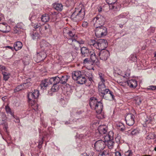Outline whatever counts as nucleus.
Wrapping results in <instances>:
<instances>
[{
    "label": "nucleus",
    "instance_id": "nucleus-1",
    "mask_svg": "<svg viewBox=\"0 0 156 156\" xmlns=\"http://www.w3.org/2000/svg\"><path fill=\"white\" fill-rule=\"evenodd\" d=\"M85 10L84 6L80 5L78 7L75 8V11L71 16V19L76 22L82 20L85 15Z\"/></svg>",
    "mask_w": 156,
    "mask_h": 156
},
{
    "label": "nucleus",
    "instance_id": "nucleus-2",
    "mask_svg": "<svg viewBox=\"0 0 156 156\" xmlns=\"http://www.w3.org/2000/svg\"><path fill=\"white\" fill-rule=\"evenodd\" d=\"M90 105L91 108L95 110L97 114H100L101 113L103 108L101 100L98 101L96 98L92 97L90 100Z\"/></svg>",
    "mask_w": 156,
    "mask_h": 156
},
{
    "label": "nucleus",
    "instance_id": "nucleus-3",
    "mask_svg": "<svg viewBox=\"0 0 156 156\" xmlns=\"http://www.w3.org/2000/svg\"><path fill=\"white\" fill-rule=\"evenodd\" d=\"M81 54L82 57L90 56V58L92 62H94L97 58L95 51L94 50L90 51L86 47H82L81 48Z\"/></svg>",
    "mask_w": 156,
    "mask_h": 156
},
{
    "label": "nucleus",
    "instance_id": "nucleus-4",
    "mask_svg": "<svg viewBox=\"0 0 156 156\" xmlns=\"http://www.w3.org/2000/svg\"><path fill=\"white\" fill-rule=\"evenodd\" d=\"M105 21V18L100 15H97L92 21L94 27L96 28L103 26Z\"/></svg>",
    "mask_w": 156,
    "mask_h": 156
},
{
    "label": "nucleus",
    "instance_id": "nucleus-5",
    "mask_svg": "<svg viewBox=\"0 0 156 156\" xmlns=\"http://www.w3.org/2000/svg\"><path fill=\"white\" fill-rule=\"evenodd\" d=\"M95 30V34L98 37H104L106 36L107 33V28L103 25L96 28Z\"/></svg>",
    "mask_w": 156,
    "mask_h": 156
},
{
    "label": "nucleus",
    "instance_id": "nucleus-6",
    "mask_svg": "<svg viewBox=\"0 0 156 156\" xmlns=\"http://www.w3.org/2000/svg\"><path fill=\"white\" fill-rule=\"evenodd\" d=\"M95 51L96 54L99 56L101 59L105 61L107 59L109 56V52L106 50H102L101 51Z\"/></svg>",
    "mask_w": 156,
    "mask_h": 156
},
{
    "label": "nucleus",
    "instance_id": "nucleus-7",
    "mask_svg": "<svg viewBox=\"0 0 156 156\" xmlns=\"http://www.w3.org/2000/svg\"><path fill=\"white\" fill-rule=\"evenodd\" d=\"M106 144L105 141L100 140L97 141L94 143V148L97 151L103 150L105 147Z\"/></svg>",
    "mask_w": 156,
    "mask_h": 156
},
{
    "label": "nucleus",
    "instance_id": "nucleus-8",
    "mask_svg": "<svg viewBox=\"0 0 156 156\" xmlns=\"http://www.w3.org/2000/svg\"><path fill=\"white\" fill-rule=\"evenodd\" d=\"M96 48L100 50H105V48H107L108 45V43L106 40L104 39H100L97 41Z\"/></svg>",
    "mask_w": 156,
    "mask_h": 156
},
{
    "label": "nucleus",
    "instance_id": "nucleus-9",
    "mask_svg": "<svg viewBox=\"0 0 156 156\" xmlns=\"http://www.w3.org/2000/svg\"><path fill=\"white\" fill-rule=\"evenodd\" d=\"M99 95L105 99H108V97L114 99V95L113 92L108 89H106L103 91L99 92Z\"/></svg>",
    "mask_w": 156,
    "mask_h": 156
},
{
    "label": "nucleus",
    "instance_id": "nucleus-10",
    "mask_svg": "<svg viewBox=\"0 0 156 156\" xmlns=\"http://www.w3.org/2000/svg\"><path fill=\"white\" fill-rule=\"evenodd\" d=\"M135 116L132 113L127 114L125 117L126 124L129 126H132L134 123Z\"/></svg>",
    "mask_w": 156,
    "mask_h": 156
},
{
    "label": "nucleus",
    "instance_id": "nucleus-11",
    "mask_svg": "<svg viewBox=\"0 0 156 156\" xmlns=\"http://www.w3.org/2000/svg\"><path fill=\"white\" fill-rule=\"evenodd\" d=\"M30 79H27V82L23 83V84H21L18 86L15 89V92H18L21 90L25 88H28L29 86L31 85L32 83L29 82Z\"/></svg>",
    "mask_w": 156,
    "mask_h": 156
},
{
    "label": "nucleus",
    "instance_id": "nucleus-12",
    "mask_svg": "<svg viewBox=\"0 0 156 156\" xmlns=\"http://www.w3.org/2000/svg\"><path fill=\"white\" fill-rule=\"evenodd\" d=\"M39 91L37 90H34L32 92L29 93L27 94L28 100L31 102L34 101L35 99L37 98L38 96Z\"/></svg>",
    "mask_w": 156,
    "mask_h": 156
},
{
    "label": "nucleus",
    "instance_id": "nucleus-13",
    "mask_svg": "<svg viewBox=\"0 0 156 156\" xmlns=\"http://www.w3.org/2000/svg\"><path fill=\"white\" fill-rule=\"evenodd\" d=\"M41 51H48L50 50V45L44 40H42L40 42Z\"/></svg>",
    "mask_w": 156,
    "mask_h": 156
},
{
    "label": "nucleus",
    "instance_id": "nucleus-14",
    "mask_svg": "<svg viewBox=\"0 0 156 156\" xmlns=\"http://www.w3.org/2000/svg\"><path fill=\"white\" fill-rule=\"evenodd\" d=\"M67 42L69 44L71 45L72 47L75 50L77 51L79 50L80 46L79 41H77L76 39L69 40L67 41Z\"/></svg>",
    "mask_w": 156,
    "mask_h": 156
},
{
    "label": "nucleus",
    "instance_id": "nucleus-15",
    "mask_svg": "<svg viewBox=\"0 0 156 156\" xmlns=\"http://www.w3.org/2000/svg\"><path fill=\"white\" fill-rule=\"evenodd\" d=\"M7 117L5 113L2 112H0V122L4 125V128L6 129L8 128V123L5 121Z\"/></svg>",
    "mask_w": 156,
    "mask_h": 156
},
{
    "label": "nucleus",
    "instance_id": "nucleus-16",
    "mask_svg": "<svg viewBox=\"0 0 156 156\" xmlns=\"http://www.w3.org/2000/svg\"><path fill=\"white\" fill-rule=\"evenodd\" d=\"M84 76L88 80V85L90 86L93 81V76L92 73L90 70L85 72Z\"/></svg>",
    "mask_w": 156,
    "mask_h": 156
},
{
    "label": "nucleus",
    "instance_id": "nucleus-17",
    "mask_svg": "<svg viewBox=\"0 0 156 156\" xmlns=\"http://www.w3.org/2000/svg\"><path fill=\"white\" fill-rule=\"evenodd\" d=\"M51 27L50 25L48 24H45L41 25L40 28L39 29V31L41 33L43 32H49L51 31Z\"/></svg>",
    "mask_w": 156,
    "mask_h": 156
},
{
    "label": "nucleus",
    "instance_id": "nucleus-18",
    "mask_svg": "<svg viewBox=\"0 0 156 156\" xmlns=\"http://www.w3.org/2000/svg\"><path fill=\"white\" fill-rule=\"evenodd\" d=\"M48 54V51H41L37 54V57L40 61L43 60L46 57L47 54Z\"/></svg>",
    "mask_w": 156,
    "mask_h": 156
},
{
    "label": "nucleus",
    "instance_id": "nucleus-19",
    "mask_svg": "<svg viewBox=\"0 0 156 156\" xmlns=\"http://www.w3.org/2000/svg\"><path fill=\"white\" fill-rule=\"evenodd\" d=\"M98 130L99 133L101 134H105L107 132L108 127L105 125H101L99 126Z\"/></svg>",
    "mask_w": 156,
    "mask_h": 156
},
{
    "label": "nucleus",
    "instance_id": "nucleus-20",
    "mask_svg": "<svg viewBox=\"0 0 156 156\" xmlns=\"http://www.w3.org/2000/svg\"><path fill=\"white\" fill-rule=\"evenodd\" d=\"M128 85L131 88H135L137 85V81L135 80L131 79L127 81Z\"/></svg>",
    "mask_w": 156,
    "mask_h": 156
},
{
    "label": "nucleus",
    "instance_id": "nucleus-21",
    "mask_svg": "<svg viewBox=\"0 0 156 156\" xmlns=\"http://www.w3.org/2000/svg\"><path fill=\"white\" fill-rule=\"evenodd\" d=\"M82 75L81 72L80 71H74L72 73V78L73 80L76 81L80 76H81Z\"/></svg>",
    "mask_w": 156,
    "mask_h": 156
},
{
    "label": "nucleus",
    "instance_id": "nucleus-22",
    "mask_svg": "<svg viewBox=\"0 0 156 156\" xmlns=\"http://www.w3.org/2000/svg\"><path fill=\"white\" fill-rule=\"evenodd\" d=\"M87 80V79H86L85 77L82 74L81 76H80V78L77 80L76 83L78 84H83L86 83H88Z\"/></svg>",
    "mask_w": 156,
    "mask_h": 156
},
{
    "label": "nucleus",
    "instance_id": "nucleus-23",
    "mask_svg": "<svg viewBox=\"0 0 156 156\" xmlns=\"http://www.w3.org/2000/svg\"><path fill=\"white\" fill-rule=\"evenodd\" d=\"M10 27L7 25L0 24V31L4 33H7L9 32V30Z\"/></svg>",
    "mask_w": 156,
    "mask_h": 156
},
{
    "label": "nucleus",
    "instance_id": "nucleus-24",
    "mask_svg": "<svg viewBox=\"0 0 156 156\" xmlns=\"http://www.w3.org/2000/svg\"><path fill=\"white\" fill-rule=\"evenodd\" d=\"M31 37L32 39L38 41L41 37V36L37 32H33L30 34Z\"/></svg>",
    "mask_w": 156,
    "mask_h": 156
},
{
    "label": "nucleus",
    "instance_id": "nucleus-25",
    "mask_svg": "<svg viewBox=\"0 0 156 156\" xmlns=\"http://www.w3.org/2000/svg\"><path fill=\"white\" fill-rule=\"evenodd\" d=\"M49 85V83L47 81V79H45L41 81L40 86L38 88H40L41 89L44 90L46 89V87Z\"/></svg>",
    "mask_w": 156,
    "mask_h": 156
},
{
    "label": "nucleus",
    "instance_id": "nucleus-26",
    "mask_svg": "<svg viewBox=\"0 0 156 156\" xmlns=\"http://www.w3.org/2000/svg\"><path fill=\"white\" fill-rule=\"evenodd\" d=\"M54 8L58 12L61 11L63 9V6L61 3H55L53 4Z\"/></svg>",
    "mask_w": 156,
    "mask_h": 156
},
{
    "label": "nucleus",
    "instance_id": "nucleus-27",
    "mask_svg": "<svg viewBox=\"0 0 156 156\" xmlns=\"http://www.w3.org/2000/svg\"><path fill=\"white\" fill-rule=\"evenodd\" d=\"M69 76L67 75H64L61 76L60 77V83L63 84H65L68 79L69 78Z\"/></svg>",
    "mask_w": 156,
    "mask_h": 156
},
{
    "label": "nucleus",
    "instance_id": "nucleus-28",
    "mask_svg": "<svg viewBox=\"0 0 156 156\" xmlns=\"http://www.w3.org/2000/svg\"><path fill=\"white\" fill-rule=\"evenodd\" d=\"M113 135L114 133L112 131L109 132L108 134L105 136L104 140L106 142V140H113Z\"/></svg>",
    "mask_w": 156,
    "mask_h": 156
},
{
    "label": "nucleus",
    "instance_id": "nucleus-29",
    "mask_svg": "<svg viewBox=\"0 0 156 156\" xmlns=\"http://www.w3.org/2000/svg\"><path fill=\"white\" fill-rule=\"evenodd\" d=\"M23 46L22 43L20 41H17L14 43V50L17 51L20 49Z\"/></svg>",
    "mask_w": 156,
    "mask_h": 156
},
{
    "label": "nucleus",
    "instance_id": "nucleus-30",
    "mask_svg": "<svg viewBox=\"0 0 156 156\" xmlns=\"http://www.w3.org/2000/svg\"><path fill=\"white\" fill-rule=\"evenodd\" d=\"M46 135V133L45 132H44L42 134L41 133L39 132V136H41V140L39 141V142L38 144V148H41V145L43 144V142L44 138H45Z\"/></svg>",
    "mask_w": 156,
    "mask_h": 156
},
{
    "label": "nucleus",
    "instance_id": "nucleus-31",
    "mask_svg": "<svg viewBox=\"0 0 156 156\" xmlns=\"http://www.w3.org/2000/svg\"><path fill=\"white\" fill-rule=\"evenodd\" d=\"M67 33L69 36L70 37V38H68L67 41L69 40H72L73 39H76V40H77V35L75 34L74 32H73L69 30Z\"/></svg>",
    "mask_w": 156,
    "mask_h": 156
},
{
    "label": "nucleus",
    "instance_id": "nucleus-32",
    "mask_svg": "<svg viewBox=\"0 0 156 156\" xmlns=\"http://www.w3.org/2000/svg\"><path fill=\"white\" fill-rule=\"evenodd\" d=\"M117 128L121 131L123 132L126 129V127L122 123L118 122L116 124Z\"/></svg>",
    "mask_w": 156,
    "mask_h": 156
},
{
    "label": "nucleus",
    "instance_id": "nucleus-33",
    "mask_svg": "<svg viewBox=\"0 0 156 156\" xmlns=\"http://www.w3.org/2000/svg\"><path fill=\"white\" fill-rule=\"evenodd\" d=\"M2 74L3 76V79L5 81L7 80L10 78V73L6 71H2Z\"/></svg>",
    "mask_w": 156,
    "mask_h": 156
},
{
    "label": "nucleus",
    "instance_id": "nucleus-34",
    "mask_svg": "<svg viewBox=\"0 0 156 156\" xmlns=\"http://www.w3.org/2000/svg\"><path fill=\"white\" fill-rule=\"evenodd\" d=\"M50 17L48 14H44L41 17V20L42 22H47L50 20Z\"/></svg>",
    "mask_w": 156,
    "mask_h": 156
},
{
    "label": "nucleus",
    "instance_id": "nucleus-35",
    "mask_svg": "<svg viewBox=\"0 0 156 156\" xmlns=\"http://www.w3.org/2000/svg\"><path fill=\"white\" fill-rule=\"evenodd\" d=\"M99 92L103 91L106 89V87L104 83H99L98 84Z\"/></svg>",
    "mask_w": 156,
    "mask_h": 156
},
{
    "label": "nucleus",
    "instance_id": "nucleus-36",
    "mask_svg": "<svg viewBox=\"0 0 156 156\" xmlns=\"http://www.w3.org/2000/svg\"><path fill=\"white\" fill-rule=\"evenodd\" d=\"M106 144L109 149L112 148L115 144V142L112 140H106Z\"/></svg>",
    "mask_w": 156,
    "mask_h": 156
},
{
    "label": "nucleus",
    "instance_id": "nucleus-37",
    "mask_svg": "<svg viewBox=\"0 0 156 156\" xmlns=\"http://www.w3.org/2000/svg\"><path fill=\"white\" fill-rule=\"evenodd\" d=\"M88 45L90 46L91 47H92V46H93L96 48L97 41H96L95 40H90L88 41Z\"/></svg>",
    "mask_w": 156,
    "mask_h": 156
},
{
    "label": "nucleus",
    "instance_id": "nucleus-38",
    "mask_svg": "<svg viewBox=\"0 0 156 156\" xmlns=\"http://www.w3.org/2000/svg\"><path fill=\"white\" fill-rule=\"evenodd\" d=\"M32 108L35 111H36L38 110V105L35 101L31 102L30 103Z\"/></svg>",
    "mask_w": 156,
    "mask_h": 156
},
{
    "label": "nucleus",
    "instance_id": "nucleus-39",
    "mask_svg": "<svg viewBox=\"0 0 156 156\" xmlns=\"http://www.w3.org/2000/svg\"><path fill=\"white\" fill-rule=\"evenodd\" d=\"M147 139H156V135L153 133H150L147 136Z\"/></svg>",
    "mask_w": 156,
    "mask_h": 156
},
{
    "label": "nucleus",
    "instance_id": "nucleus-40",
    "mask_svg": "<svg viewBox=\"0 0 156 156\" xmlns=\"http://www.w3.org/2000/svg\"><path fill=\"white\" fill-rule=\"evenodd\" d=\"M19 25L17 24L16 26L14 28V31L15 33L19 34L20 32L21 27H19Z\"/></svg>",
    "mask_w": 156,
    "mask_h": 156
},
{
    "label": "nucleus",
    "instance_id": "nucleus-41",
    "mask_svg": "<svg viewBox=\"0 0 156 156\" xmlns=\"http://www.w3.org/2000/svg\"><path fill=\"white\" fill-rule=\"evenodd\" d=\"M98 156H112L111 154L109 153L108 151H104L101 154H99Z\"/></svg>",
    "mask_w": 156,
    "mask_h": 156
},
{
    "label": "nucleus",
    "instance_id": "nucleus-42",
    "mask_svg": "<svg viewBox=\"0 0 156 156\" xmlns=\"http://www.w3.org/2000/svg\"><path fill=\"white\" fill-rule=\"evenodd\" d=\"M129 132H130L131 133L132 135H135L139 133V131L137 128L135 129H131L129 131Z\"/></svg>",
    "mask_w": 156,
    "mask_h": 156
},
{
    "label": "nucleus",
    "instance_id": "nucleus-43",
    "mask_svg": "<svg viewBox=\"0 0 156 156\" xmlns=\"http://www.w3.org/2000/svg\"><path fill=\"white\" fill-rule=\"evenodd\" d=\"M23 62L24 66L28 65L29 63V58L27 57L24 58L23 60Z\"/></svg>",
    "mask_w": 156,
    "mask_h": 156
},
{
    "label": "nucleus",
    "instance_id": "nucleus-44",
    "mask_svg": "<svg viewBox=\"0 0 156 156\" xmlns=\"http://www.w3.org/2000/svg\"><path fill=\"white\" fill-rule=\"evenodd\" d=\"M99 77L100 78V79L101 80V82H100L99 83H104L105 82V75L104 74L102 73H99Z\"/></svg>",
    "mask_w": 156,
    "mask_h": 156
},
{
    "label": "nucleus",
    "instance_id": "nucleus-45",
    "mask_svg": "<svg viewBox=\"0 0 156 156\" xmlns=\"http://www.w3.org/2000/svg\"><path fill=\"white\" fill-rule=\"evenodd\" d=\"M153 119L154 118L151 116H147V118L145 119V123L146 124L150 123L153 120Z\"/></svg>",
    "mask_w": 156,
    "mask_h": 156
},
{
    "label": "nucleus",
    "instance_id": "nucleus-46",
    "mask_svg": "<svg viewBox=\"0 0 156 156\" xmlns=\"http://www.w3.org/2000/svg\"><path fill=\"white\" fill-rule=\"evenodd\" d=\"M58 90V87L56 84H54L51 88V91L55 92L57 91Z\"/></svg>",
    "mask_w": 156,
    "mask_h": 156
},
{
    "label": "nucleus",
    "instance_id": "nucleus-47",
    "mask_svg": "<svg viewBox=\"0 0 156 156\" xmlns=\"http://www.w3.org/2000/svg\"><path fill=\"white\" fill-rule=\"evenodd\" d=\"M54 84L57 85V84L60 83V79L59 77L55 76L54 77Z\"/></svg>",
    "mask_w": 156,
    "mask_h": 156
},
{
    "label": "nucleus",
    "instance_id": "nucleus-48",
    "mask_svg": "<svg viewBox=\"0 0 156 156\" xmlns=\"http://www.w3.org/2000/svg\"><path fill=\"white\" fill-rule=\"evenodd\" d=\"M5 110L6 112L7 113L9 114L12 116L14 114L13 113L11 109L8 106H6L5 107Z\"/></svg>",
    "mask_w": 156,
    "mask_h": 156
},
{
    "label": "nucleus",
    "instance_id": "nucleus-49",
    "mask_svg": "<svg viewBox=\"0 0 156 156\" xmlns=\"http://www.w3.org/2000/svg\"><path fill=\"white\" fill-rule=\"evenodd\" d=\"M41 24L39 23H33V26L34 28L35 29L39 28H40L41 27Z\"/></svg>",
    "mask_w": 156,
    "mask_h": 156
},
{
    "label": "nucleus",
    "instance_id": "nucleus-50",
    "mask_svg": "<svg viewBox=\"0 0 156 156\" xmlns=\"http://www.w3.org/2000/svg\"><path fill=\"white\" fill-rule=\"evenodd\" d=\"M124 155L125 156H132L133 153L131 150H129L125 152Z\"/></svg>",
    "mask_w": 156,
    "mask_h": 156
},
{
    "label": "nucleus",
    "instance_id": "nucleus-51",
    "mask_svg": "<svg viewBox=\"0 0 156 156\" xmlns=\"http://www.w3.org/2000/svg\"><path fill=\"white\" fill-rule=\"evenodd\" d=\"M47 81L49 83V84H54V77H51L50 78H48L47 79Z\"/></svg>",
    "mask_w": 156,
    "mask_h": 156
},
{
    "label": "nucleus",
    "instance_id": "nucleus-52",
    "mask_svg": "<svg viewBox=\"0 0 156 156\" xmlns=\"http://www.w3.org/2000/svg\"><path fill=\"white\" fill-rule=\"evenodd\" d=\"M94 154V152L90 151L89 153H84L83 154V156H93Z\"/></svg>",
    "mask_w": 156,
    "mask_h": 156
},
{
    "label": "nucleus",
    "instance_id": "nucleus-53",
    "mask_svg": "<svg viewBox=\"0 0 156 156\" xmlns=\"http://www.w3.org/2000/svg\"><path fill=\"white\" fill-rule=\"evenodd\" d=\"M130 59L133 62L137 61V58L134 55H131L130 57Z\"/></svg>",
    "mask_w": 156,
    "mask_h": 156
},
{
    "label": "nucleus",
    "instance_id": "nucleus-54",
    "mask_svg": "<svg viewBox=\"0 0 156 156\" xmlns=\"http://www.w3.org/2000/svg\"><path fill=\"white\" fill-rule=\"evenodd\" d=\"M12 117L15 119L14 121L16 123H19L20 121V119L18 117L15 115L14 114L12 115Z\"/></svg>",
    "mask_w": 156,
    "mask_h": 156
},
{
    "label": "nucleus",
    "instance_id": "nucleus-55",
    "mask_svg": "<svg viewBox=\"0 0 156 156\" xmlns=\"http://www.w3.org/2000/svg\"><path fill=\"white\" fill-rule=\"evenodd\" d=\"M148 89L152 90H154L156 89V86L153 85L149 86L148 87Z\"/></svg>",
    "mask_w": 156,
    "mask_h": 156
},
{
    "label": "nucleus",
    "instance_id": "nucleus-56",
    "mask_svg": "<svg viewBox=\"0 0 156 156\" xmlns=\"http://www.w3.org/2000/svg\"><path fill=\"white\" fill-rule=\"evenodd\" d=\"M130 75V70L129 69H128L126 70L125 76H123L124 77L126 76H129Z\"/></svg>",
    "mask_w": 156,
    "mask_h": 156
},
{
    "label": "nucleus",
    "instance_id": "nucleus-57",
    "mask_svg": "<svg viewBox=\"0 0 156 156\" xmlns=\"http://www.w3.org/2000/svg\"><path fill=\"white\" fill-rule=\"evenodd\" d=\"M125 17V16L123 14H120L119 16H116V18L117 20H119L120 18H123Z\"/></svg>",
    "mask_w": 156,
    "mask_h": 156
},
{
    "label": "nucleus",
    "instance_id": "nucleus-58",
    "mask_svg": "<svg viewBox=\"0 0 156 156\" xmlns=\"http://www.w3.org/2000/svg\"><path fill=\"white\" fill-rule=\"evenodd\" d=\"M0 69L2 71H2H6V68L5 67L3 66L2 65H0Z\"/></svg>",
    "mask_w": 156,
    "mask_h": 156
},
{
    "label": "nucleus",
    "instance_id": "nucleus-59",
    "mask_svg": "<svg viewBox=\"0 0 156 156\" xmlns=\"http://www.w3.org/2000/svg\"><path fill=\"white\" fill-rule=\"evenodd\" d=\"M88 23L87 22H83L82 23V26L85 28L87 27L88 26Z\"/></svg>",
    "mask_w": 156,
    "mask_h": 156
},
{
    "label": "nucleus",
    "instance_id": "nucleus-60",
    "mask_svg": "<svg viewBox=\"0 0 156 156\" xmlns=\"http://www.w3.org/2000/svg\"><path fill=\"white\" fill-rule=\"evenodd\" d=\"M141 103V101L140 98H137L136 100V103L138 105H140Z\"/></svg>",
    "mask_w": 156,
    "mask_h": 156
},
{
    "label": "nucleus",
    "instance_id": "nucleus-61",
    "mask_svg": "<svg viewBox=\"0 0 156 156\" xmlns=\"http://www.w3.org/2000/svg\"><path fill=\"white\" fill-rule=\"evenodd\" d=\"M5 47L6 48H8L9 49H10L12 51H13V50L14 49V47H11L10 46H6Z\"/></svg>",
    "mask_w": 156,
    "mask_h": 156
},
{
    "label": "nucleus",
    "instance_id": "nucleus-62",
    "mask_svg": "<svg viewBox=\"0 0 156 156\" xmlns=\"http://www.w3.org/2000/svg\"><path fill=\"white\" fill-rule=\"evenodd\" d=\"M89 59L88 58H86L83 60V63L84 64L89 63Z\"/></svg>",
    "mask_w": 156,
    "mask_h": 156
},
{
    "label": "nucleus",
    "instance_id": "nucleus-63",
    "mask_svg": "<svg viewBox=\"0 0 156 156\" xmlns=\"http://www.w3.org/2000/svg\"><path fill=\"white\" fill-rule=\"evenodd\" d=\"M115 156H122L121 153L119 151H116L115 153Z\"/></svg>",
    "mask_w": 156,
    "mask_h": 156
},
{
    "label": "nucleus",
    "instance_id": "nucleus-64",
    "mask_svg": "<svg viewBox=\"0 0 156 156\" xmlns=\"http://www.w3.org/2000/svg\"><path fill=\"white\" fill-rule=\"evenodd\" d=\"M71 123H72L70 122H69V121H66L65 122V124L66 125L70 124Z\"/></svg>",
    "mask_w": 156,
    "mask_h": 156
}]
</instances>
